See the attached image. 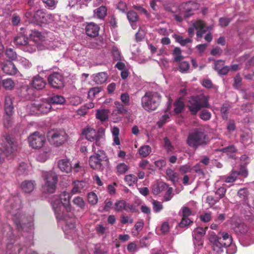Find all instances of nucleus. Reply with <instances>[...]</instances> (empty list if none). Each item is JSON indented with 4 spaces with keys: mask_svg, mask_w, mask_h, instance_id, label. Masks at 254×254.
Instances as JSON below:
<instances>
[{
    "mask_svg": "<svg viewBox=\"0 0 254 254\" xmlns=\"http://www.w3.org/2000/svg\"><path fill=\"white\" fill-rule=\"evenodd\" d=\"M127 18L130 23H135L138 20V15L135 11L130 10L127 13Z\"/></svg>",
    "mask_w": 254,
    "mask_h": 254,
    "instance_id": "8fccbe9b",
    "label": "nucleus"
},
{
    "mask_svg": "<svg viewBox=\"0 0 254 254\" xmlns=\"http://www.w3.org/2000/svg\"><path fill=\"white\" fill-rule=\"evenodd\" d=\"M4 151L0 149V163L4 161L5 157L11 158L17 149V144L15 140L7 135L4 137V145L0 144Z\"/></svg>",
    "mask_w": 254,
    "mask_h": 254,
    "instance_id": "423d86ee",
    "label": "nucleus"
},
{
    "mask_svg": "<svg viewBox=\"0 0 254 254\" xmlns=\"http://www.w3.org/2000/svg\"><path fill=\"white\" fill-rule=\"evenodd\" d=\"M6 57L11 60H14L17 57L16 53L12 49H8L5 51Z\"/></svg>",
    "mask_w": 254,
    "mask_h": 254,
    "instance_id": "0e129e2a",
    "label": "nucleus"
},
{
    "mask_svg": "<svg viewBox=\"0 0 254 254\" xmlns=\"http://www.w3.org/2000/svg\"><path fill=\"white\" fill-rule=\"evenodd\" d=\"M13 106L12 105V100L11 96L7 95L5 97L4 111L5 115L4 116L3 125L5 127H9L12 123V115L13 114Z\"/></svg>",
    "mask_w": 254,
    "mask_h": 254,
    "instance_id": "9b49d317",
    "label": "nucleus"
},
{
    "mask_svg": "<svg viewBox=\"0 0 254 254\" xmlns=\"http://www.w3.org/2000/svg\"><path fill=\"white\" fill-rule=\"evenodd\" d=\"M58 166L60 170L66 173H70L72 170V166L68 159H63L58 162Z\"/></svg>",
    "mask_w": 254,
    "mask_h": 254,
    "instance_id": "393cba45",
    "label": "nucleus"
},
{
    "mask_svg": "<svg viewBox=\"0 0 254 254\" xmlns=\"http://www.w3.org/2000/svg\"><path fill=\"white\" fill-rule=\"evenodd\" d=\"M73 187L71 190L72 194L79 193L86 187V183L83 181H75L73 183Z\"/></svg>",
    "mask_w": 254,
    "mask_h": 254,
    "instance_id": "c85d7f7f",
    "label": "nucleus"
},
{
    "mask_svg": "<svg viewBox=\"0 0 254 254\" xmlns=\"http://www.w3.org/2000/svg\"><path fill=\"white\" fill-rule=\"evenodd\" d=\"M233 228L237 233H239L242 235L246 234L247 236L252 240V242L254 243V231H248V228L244 223L236 224Z\"/></svg>",
    "mask_w": 254,
    "mask_h": 254,
    "instance_id": "f3484780",
    "label": "nucleus"
},
{
    "mask_svg": "<svg viewBox=\"0 0 254 254\" xmlns=\"http://www.w3.org/2000/svg\"><path fill=\"white\" fill-rule=\"evenodd\" d=\"M60 201L63 206L67 211H70L71 209L70 202V195L69 192L66 191L62 192L59 196Z\"/></svg>",
    "mask_w": 254,
    "mask_h": 254,
    "instance_id": "5701e85b",
    "label": "nucleus"
},
{
    "mask_svg": "<svg viewBox=\"0 0 254 254\" xmlns=\"http://www.w3.org/2000/svg\"><path fill=\"white\" fill-rule=\"evenodd\" d=\"M229 110V106L227 105H223L221 108V113L223 119L227 120L228 119V113Z\"/></svg>",
    "mask_w": 254,
    "mask_h": 254,
    "instance_id": "69168bd1",
    "label": "nucleus"
},
{
    "mask_svg": "<svg viewBox=\"0 0 254 254\" xmlns=\"http://www.w3.org/2000/svg\"><path fill=\"white\" fill-rule=\"evenodd\" d=\"M151 152V148L149 145H143L138 149L139 155L142 157H145L149 155Z\"/></svg>",
    "mask_w": 254,
    "mask_h": 254,
    "instance_id": "37998d69",
    "label": "nucleus"
},
{
    "mask_svg": "<svg viewBox=\"0 0 254 254\" xmlns=\"http://www.w3.org/2000/svg\"><path fill=\"white\" fill-rule=\"evenodd\" d=\"M47 98L48 99V101L49 102L51 105L52 104L62 105L63 104L65 101L64 98L60 95H55L53 96L49 97Z\"/></svg>",
    "mask_w": 254,
    "mask_h": 254,
    "instance_id": "c756f323",
    "label": "nucleus"
},
{
    "mask_svg": "<svg viewBox=\"0 0 254 254\" xmlns=\"http://www.w3.org/2000/svg\"><path fill=\"white\" fill-rule=\"evenodd\" d=\"M120 99L122 102L121 103L124 104L125 105L128 106L130 103V97L128 93H122L120 96Z\"/></svg>",
    "mask_w": 254,
    "mask_h": 254,
    "instance_id": "13d9d810",
    "label": "nucleus"
},
{
    "mask_svg": "<svg viewBox=\"0 0 254 254\" xmlns=\"http://www.w3.org/2000/svg\"><path fill=\"white\" fill-rule=\"evenodd\" d=\"M28 38L24 35H18L14 39V43L15 45L22 47L27 43Z\"/></svg>",
    "mask_w": 254,
    "mask_h": 254,
    "instance_id": "a19ab883",
    "label": "nucleus"
},
{
    "mask_svg": "<svg viewBox=\"0 0 254 254\" xmlns=\"http://www.w3.org/2000/svg\"><path fill=\"white\" fill-rule=\"evenodd\" d=\"M52 15L51 14L44 12L42 10H37L33 15L32 22L39 23H46L52 20Z\"/></svg>",
    "mask_w": 254,
    "mask_h": 254,
    "instance_id": "dca6fc26",
    "label": "nucleus"
},
{
    "mask_svg": "<svg viewBox=\"0 0 254 254\" xmlns=\"http://www.w3.org/2000/svg\"><path fill=\"white\" fill-rule=\"evenodd\" d=\"M167 188V184L161 182L155 184L152 186V191L154 194L157 195L160 193L166 190Z\"/></svg>",
    "mask_w": 254,
    "mask_h": 254,
    "instance_id": "cd10ccee",
    "label": "nucleus"
},
{
    "mask_svg": "<svg viewBox=\"0 0 254 254\" xmlns=\"http://www.w3.org/2000/svg\"><path fill=\"white\" fill-rule=\"evenodd\" d=\"M206 229H207V227H206L205 229L202 227H197L192 232L193 238L197 241L200 240L205 234Z\"/></svg>",
    "mask_w": 254,
    "mask_h": 254,
    "instance_id": "f704fd0d",
    "label": "nucleus"
},
{
    "mask_svg": "<svg viewBox=\"0 0 254 254\" xmlns=\"http://www.w3.org/2000/svg\"><path fill=\"white\" fill-rule=\"evenodd\" d=\"M161 95L155 91H148L141 98V105L146 111L152 112L157 109L161 103Z\"/></svg>",
    "mask_w": 254,
    "mask_h": 254,
    "instance_id": "f03ea898",
    "label": "nucleus"
},
{
    "mask_svg": "<svg viewBox=\"0 0 254 254\" xmlns=\"http://www.w3.org/2000/svg\"><path fill=\"white\" fill-rule=\"evenodd\" d=\"M43 177L45 181L44 184L42 186L43 192L44 193H54L58 181L57 175L52 171L46 172L43 174Z\"/></svg>",
    "mask_w": 254,
    "mask_h": 254,
    "instance_id": "1a4fd4ad",
    "label": "nucleus"
},
{
    "mask_svg": "<svg viewBox=\"0 0 254 254\" xmlns=\"http://www.w3.org/2000/svg\"><path fill=\"white\" fill-rule=\"evenodd\" d=\"M166 176L168 179L175 184L179 181L178 174L172 169L168 168L166 170Z\"/></svg>",
    "mask_w": 254,
    "mask_h": 254,
    "instance_id": "473e14b6",
    "label": "nucleus"
},
{
    "mask_svg": "<svg viewBox=\"0 0 254 254\" xmlns=\"http://www.w3.org/2000/svg\"><path fill=\"white\" fill-rule=\"evenodd\" d=\"M108 158L105 153L102 150H98L95 154L91 155L89 160L90 166L96 170H101L103 168L102 162L107 160Z\"/></svg>",
    "mask_w": 254,
    "mask_h": 254,
    "instance_id": "ddd939ff",
    "label": "nucleus"
},
{
    "mask_svg": "<svg viewBox=\"0 0 254 254\" xmlns=\"http://www.w3.org/2000/svg\"><path fill=\"white\" fill-rule=\"evenodd\" d=\"M160 230L162 234H165L168 233L170 230V226L168 222H163L160 226Z\"/></svg>",
    "mask_w": 254,
    "mask_h": 254,
    "instance_id": "338daca9",
    "label": "nucleus"
},
{
    "mask_svg": "<svg viewBox=\"0 0 254 254\" xmlns=\"http://www.w3.org/2000/svg\"><path fill=\"white\" fill-rule=\"evenodd\" d=\"M187 144L193 148H196L199 146L206 144V135L200 130H195L189 133L187 139Z\"/></svg>",
    "mask_w": 254,
    "mask_h": 254,
    "instance_id": "6e6552de",
    "label": "nucleus"
},
{
    "mask_svg": "<svg viewBox=\"0 0 254 254\" xmlns=\"http://www.w3.org/2000/svg\"><path fill=\"white\" fill-rule=\"evenodd\" d=\"M99 29V27L96 24L90 22L87 24L85 32L88 36L94 37L98 35Z\"/></svg>",
    "mask_w": 254,
    "mask_h": 254,
    "instance_id": "b1692460",
    "label": "nucleus"
},
{
    "mask_svg": "<svg viewBox=\"0 0 254 254\" xmlns=\"http://www.w3.org/2000/svg\"><path fill=\"white\" fill-rule=\"evenodd\" d=\"M116 169L117 170V173L121 175V174H124L126 172H127V171L128 169V167L126 164H125L124 163H121L119 164L117 166Z\"/></svg>",
    "mask_w": 254,
    "mask_h": 254,
    "instance_id": "6e6d98bb",
    "label": "nucleus"
},
{
    "mask_svg": "<svg viewBox=\"0 0 254 254\" xmlns=\"http://www.w3.org/2000/svg\"><path fill=\"white\" fill-rule=\"evenodd\" d=\"M173 37L176 41L182 46H185L189 43H191L192 41V39L190 37L184 39L183 36L177 34H175Z\"/></svg>",
    "mask_w": 254,
    "mask_h": 254,
    "instance_id": "e433bc0d",
    "label": "nucleus"
},
{
    "mask_svg": "<svg viewBox=\"0 0 254 254\" xmlns=\"http://www.w3.org/2000/svg\"><path fill=\"white\" fill-rule=\"evenodd\" d=\"M50 142L55 146H59L67 140V135L64 130H54L49 133Z\"/></svg>",
    "mask_w": 254,
    "mask_h": 254,
    "instance_id": "f8f14e48",
    "label": "nucleus"
},
{
    "mask_svg": "<svg viewBox=\"0 0 254 254\" xmlns=\"http://www.w3.org/2000/svg\"><path fill=\"white\" fill-rule=\"evenodd\" d=\"M153 209L155 212H159L163 209V206L161 202L157 200L152 201Z\"/></svg>",
    "mask_w": 254,
    "mask_h": 254,
    "instance_id": "052dcab7",
    "label": "nucleus"
},
{
    "mask_svg": "<svg viewBox=\"0 0 254 254\" xmlns=\"http://www.w3.org/2000/svg\"><path fill=\"white\" fill-rule=\"evenodd\" d=\"M29 35L30 40L37 45L45 40V37L44 34L38 31H32Z\"/></svg>",
    "mask_w": 254,
    "mask_h": 254,
    "instance_id": "a878e982",
    "label": "nucleus"
},
{
    "mask_svg": "<svg viewBox=\"0 0 254 254\" xmlns=\"http://www.w3.org/2000/svg\"><path fill=\"white\" fill-rule=\"evenodd\" d=\"M164 148L166 150L167 153H169L172 152L174 150V147L172 144L170 140L169 139L168 137H164Z\"/></svg>",
    "mask_w": 254,
    "mask_h": 254,
    "instance_id": "5fc2aeb1",
    "label": "nucleus"
},
{
    "mask_svg": "<svg viewBox=\"0 0 254 254\" xmlns=\"http://www.w3.org/2000/svg\"><path fill=\"white\" fill-rule=\"evenodd\" d=\"M33 43L34 42L31 40H30L28 41V40L27 41V43L22 47L23 50L29 53H33L35 52L38 47V45L35 43Z\"/></svg>",
    "mask_w": 254,
    "mask_h": 254,
    "instance_id": "c9c22d12",
    "label": "nucleus"
},
{
    "mask_svg": "<svg viewBox=\"0 0 254 254\" xmlns=\"http://www.w3.org/2000/svg\"><path fill=\"white\" fill-rule=\"evenodd\" d=\"M21 188L26 193H30L35 188L34 182L32 181H25L21 184Z\"/></svg>",
    "mask_w": 254,
    "mask_h": 254,
    "instance_id": "7c9ffc66",
    "label": "nucleus"
},
{
    "mask_svg": "<svg viewBox=\"0 0 254 254\" xmlns=\"http://www.w3.org/2000/svg\"><path fill=\"white\" fill-rule=\"evenodd\" d=\"M115 107L116 109L117 114L122 115H127L128 114V111L126 108L127 105L121 103L119 101H116L114 102Z\"/></svg>",
    "mask_w": 254,
    "mask_h": 254,
    "instance_id": "2f4dec72",
    "label": "nucleus"
},
{
    "mask_svg": "<svg viewBox=\"0 0 254 254\" xmlns=\"http://www.w3.org/2000/svg\"><path fill=\"white\" fill-rule=\"evenodd\" d=\"M51 108L47 98L30 101L26 107L27 113L31 115L47 114Z\"/></svg>",
    "mask_w": 254,
    "mask_h": 254,
    "instance_id": "7ed1b4c3",
    "label": "nucleus"
},
{
    "mask_svg": "<svg viewBox=\"0 0 254 254\" xmlns=\"http://www.w3.org/2000/svg\"><path fill=\"white\" fill-rule=\"evenodd\" d=\"M209 97L204 95L192 96L189 100L188 107L191 114L195 115L201 108H209Z\"/></svg>",
    "mask_w": 254,
    "mask_h": 254,
    "instance_id": "20e7f679",
    "label": "nucleus"
},
{
    "mask_svg": "<svg viewBox=\"0 0 254 254\" xmlns=\"http://www.w3.org/2000/svg\"><path fill=\"white\" fill-rule=\"evenodd\" d=\"M93 81L96 84H102L106 82L108 78V74L105 72H101L92 75Z\"/></svg>",
    "mask_w": 254,
    "mask_h": 254,
    "instance_id": "bb28decb",
    "label": "nucleus"
},
{
    "mask_svg": "<svg viewBox=\"0 0 254 254\" xmlns=\"http://www.w3.org/2000/svg\"><path fill=\"white\" fill-rule=\"evenodd\" d=\"M219 235L224 242V245H225L226 247L230 246L232 242V238L228 233L225 232H220Z\"/></svg>",
    "mask_w": 254,
    "mask_h": 254,
    "instance_id": "ea45409f",
    "label": "nucleus"
},
{
    "mask_svg": "<svg viewBox=\"0 0 254 254\" xmlns=\"http://www.w3.org/2000/svg\"><path fill=\"white\" fill-rule=\"evenodd\" d=\"M125 180L127 184L130 186L134 184L137 181V178L135 175L130 174L125 176Z\"/></svg>",
    "mask_w": 254,
    "mask_h": 254,
    "instance_id": "09e8293b",
    "label": "nucleus"
},
{
    "mask_svg": "<svg viewBox=\"0 0 254 254\" xmlns=\"http://www.w3.org/2000/svg\"><path fill=\"white\" fill-rule=\"evenodd\" d=\"M53 208L55 211L56 217L64 224L63 229L65 235L71 237L75 235V222L73 218L67 216H64L61 211L62 204L58 200L52 202Z\"/></svg>",
    "mask_w": 254,
    "mask_h": 254,
    "instance_id": "f257e3e1",
    "label": "nucleus"
},
{
    "mask_svg": "<svg viewBox=\"0 0 254 254\" xmlns=\"http://www.w3.org/2000/svg\"><path fill=\"white\" fill-rule=\"evenodd\" d=\"M194 29L197 31L196 32L197 40L202 37L203 34L207 30H210L212 29V26H206L205 23L201 20H198L192 23V26L188 29V32L190 38H191L194 34Z\"/></svg>",
    "mask_w": 254,
    "mask_h": 254,
    "instance_id": "9d476101",
    "label": "nucleus"
},
{
    "mask_svg": "<svg viewBox=\"0 0 254 254\" xmlns=\"http://www.w3.org/2000/svg\"><path fill=\"white\" fill-rule=\"evenodd\" d=\"M45 141V136L37 131L32 133L28 137V142L30 146L35 149L42 147Z\"/></svg>",
    "mask_w": 254,
    "mask_h": 254,
    "instance_id": "4468645a",
    "label": "nucleus"
},
{
    "mask_svg": "<svg viewBox=\"0 0 254 254\" xmlns=\"http://www.w3.org/2000/svg\"><path fill=\"white\" fill-rule=\"evenodd\" d=\"M49 84L53 88L60 89L64 86V78L63 75L59 72H54L48 78Z\"/></svg>",
    "mask_w": 254,
    "mask_h": 254,
    "instance_id": "2eb2a0df",
    "label": "nucleus"
},
{
    "mask_svg": "<svg viewBox=\"0 0 254 254\" xmlns=\"http://www.w3.org/2000/svg\"><path fill=\"white\" fill-rule=\"evenodd\" d=\"M11 205L9 206L8 204L6 205L7 210L11 213L13 215V219L15 223L17 228L24 229L23 220L22 219L23 215H21L18 212L15 213V211L19 210L21 207V201L20 199L16 197L13 199L11 200Z\"/></svg>",
    "mask_w": 254,
    "mask_h": 254,
    "instance_id": "0eeeda50",
    "label": "nucleus"
},
{
    "mask_svg": "<svg viewBox=\"0 0 254 254\" xmlns=\"http://www.w3.org/2000/svg\"><path fill=\"white\" fill-rule=\"evenodd\" d=\"M114 208L117 212H121L124 210L133 211L134 210L133 205L127 203L125 200L123 199L116 201L114 203Z\"/></svg>",
    "mask_w": 254,
    "mask_h": 254,
    "instance_id": "6ab92c4d",
    "label": "nucleus"
},
{
    "mask_svg": "<svg viewBox=\"0 0 254 254\" xmlns=\"http://www.w3.org/2000/svg\"><path fill=\"white\" fill-rule=\"evenodd\" d=\"M200 219L202 222H208L212 219V216L211 213H205L200 215Z\"/></svg>",
    "mask_w": 254,
    "mask_h": 254,
    "instance_id": "774afa93",
    "label": "nucleus"
},
{
    "mask_svg": "<svg viewBox=\"0 0 254 254\" xmlns=\"http://www.w3.org/2000/svg\"><path fill=\"white\" fill-rule=\"evenodd\" d=\"M166 190V192L163 197L166 201H168L170 200L173 196V189L172 188L168 187V188Z\"/></svg>",
    "mask_w": 254,
    "mask_h": 254,
    "instance_id": "680f3d73",
    "label": "nucleus"
},
{
    "mask_svg": "<svg viewBox=\"0 0 254 254\" xmlns=\"http://www.w3.org/2000/svg\"><path fill=\"white\" fill-rule=\"evenodd\" d=\"M102 90V88L100 87H96L91 88L88 93V97L89 98H94L95 95L98 94Z\"/></svg>",
    "mask_w": 254,
    "mask_h": 254,
    "instance_id": "4d7b16f0",
    "label": "nucleus"
},
{
    "mask_svg": "<svg viewBox=\"0 0 254 254\" xmlns=\"http://www.w3.org/2000/svg\"><path fill=\"white\" fill-rule=\"evenodd\" d=\"M1 68L4 73L9 75H14L17 72L15 66L10 61L1 63Z\"/></svg>",
    "mask_w": 254,
    "mask_h": 254,
    "instance_id": "4be33fe9",
    "label": "nucleus"
},
{
    "mask_svg": "<svg viewBox=\"0 0 254 254\" xmlns=\"http://www.w3.org/2000/svg\"><path fill=\"white\" fill-rule=\"evenodd\" d=\"M101 128L97 132L95 129L90 127L84 128L82 131V135L88 141L92 142L94 140L95 137L100 132Z\"/></svg>",
    "mask_w": 254,
    "mask_h": 254,
    "instance_id": "412c9836",
    "label": "nucleus"
},
{
    "mask_svg": "<svg viewBox=\"0 0 254 254\" xmlns=\"http://www.w3.org/2000/svg\"><path fill=\"white\" fill-rule=\"evenodd\" d=\"M107 14V8L105 6H101L96 8L94 11V15L96 17L101 19L104 18Z\"/></svg>",
    "mask_w": 254,
    "mask_h": 254,
    "instance_id": "79ce46f5",
    "label": "nucleus"
},
{
    "mask_svg": "<svg viewBox=\"0 0 254 254\" xmlns=\"http://www.w3.org/2000/svg\"><path fill=\"white\" fill-rule=\"evenodd\" d=\"M30 85L32 88L39 90L45 88L46 85V82L43 77L39 75H36L33 77Z\"/></svg>",
    "mask_w": 254,
    "mask_h": 254,
    "instance_id": "aec40b11",
    "label": "nucleus"
},
{
    "mask_svg": "<svg viewBox=\"0 0 254 254\" xmlns=\"http://www.w3.org/2000/svg\"><path fill=\"white\" fill-rule=\"evenodd\" d=\"M239 176V173L236 171H233L231 174L225 177V182L227 183H233L236 181Z\"/></svg>",
    "mask_w": 254,
    "mask_h": 254,
    "instance_id": "a18cd8bd",
    "label": "nucleus"
},
{
    "mask_svg": "<svg viewBox=\"0 0 254 254\" xmlns=\"http://www.w3.org/2000/svg\"><path fill=\"white\" fill-rule=\"evenodd\" d=\"M72 201L74 204L81 209H83L85 207V201L81 197L76 196L74 197Z\"/></svg>",
    "mask_w": 254,
    "mask_h": 254,
    "instance_id": "49530a36",
    "label": "nucleus"
},
{
    "mask_svg": "<svg viewBox=\"0 0 254 254\" xmlns=\"http://www.w3.org/2000/svg\"><path fill=\"white\" fill-rule=\"evenodd\" d=\"M50 152V150L49 149H47L46 151H44L39 153L36 157V159L40 162H45L47 160L48 156L49 153Z\"/></svg>",
    "mask_w": 254,
    "mask_h": 254,
    "instance_id": "603ef678",
    "label": "nucleus"
},
{
    "mask_svg": "<svg viewBox=\"0 0 254 254\" xmlns=\"http://www.w3.org/2000/svg\"><path fill=\"white\" fill-rule=\"evenodd\" d=\"M174 106L175 112L177 114L181 113L183 110L185 106L184 102L183 101L182 99L181 98H180L179 99L177 100L174 103Z\"/></svg>",
    "mask_w": 254,
    "mask_h": 254,
    "instance_id": "c03bdc74",
    "label": "nucleus"
},
{
    "mask_svg": "<svg viewBox=\"0 0 254 254\" xmlns=\"http://www.w3.org/2000/svg\"><path fill=\"white\" fill-rule=\"evenodd\" d=\"M173 54L174 56V61L176 62H179L183 58L182 55V51L179 47H176L174 49Z\"/></svg>",
    "mask_w": 254,
    "mask_h": 254,
    "instance_id": "de8ad7c7",
    "label": "nucleus"
},
{
    "mask_svg": "<svg viewBox=\"0 0 254 254\" xmlns=\"http://www.w3.org/2000/svg\"><path fill=\"white\" fill-rule=\"evenodd\" d=\"M206 200L208 205L211 207L218 202L219 199L217 197H215L212 195H209L206 197Z\"/></svg>",
    "mask_w": 254,
    "mask_h": 254,
    "instance_id": "e2e57ef3",
    "label": "nucleus"
},
{
    "mask_svg": "<svg viewBox=\"0 0 254 254\" xmlns=\"http://www.w3.org/2000/svg\"><path fill=\"white\" fill-rule=\"evenodd\" d=\"M111 133L112 134L113 138V144L114 145H120V140L119 137V133H120V129L119 127H111Z\"/></svg>",
    "mask_w": 254,
    "mask_h": 254,
    "instance_id": "72a5a7b5",
    "label": "nucleus"
},
{
    "mask_svg": "<svg viewBox=\"0 0 254 254\" xmlns=\"http://www.w3.org/2000/svg\"><path fill=\"white\" fill-rule=\"evenodd\" d=\"M197 3L188 1L181 4L178 9V13L174 14V17L178 22H181L184 17H188L194 14V11L198 8Z\"/></svg>",
    "mask_w": 254,
    "mask_h": 254,
    "instance_id": "39448f33",
    "label": "nucleus"
},
{
    "mask_svg": "<svg viewBox=\"0 0 254 254\" xmlns=\"http://www.w3.org/2000/svg\"><path fill=\"white\" fill-rule=\"evenodd\" d=\"M209 241L213 244V250L217 252L220 251L223 247H226V245H224V242L221 238L215 234L210 236Z\"/></svg>",
    "mask_w": 254,
    "mask_h": 254,
    "instance_id": "a211bd4d",
    "label": "nucleus"
},
{
    "mask_svg": "<svg viewBox=\"0 0 254 254\" xmlns=\"http://www.w3.org/2000/svg\"><path fill=\"white\" fill-rule=\"evenodd\" d=\"M104 135V131L102 128H101L100 132L97 134V135L95 137L94 140L95 141V143L93 144L92 145V149L93 151L95 152H96L95 148V144L98 146H100L102 143V141L104 139L103 136Z\"/></svg>",
    "mask_w": 254,
    "mask_h": 254,
    "instance_id": "4c0bfd02",
    "label": "nucleus"
},
{
    "mask_svg": "<svg viewBox=\"0 0 254 254\" xmlns=\"http://www.w3.org/2000/svg\"><path fill=\"white\" fill-rule=\"evenodd\" d=\"M2 85L5 89L11 90L14 86V83L11 79L7 78L2 80Z\"/></svg>",
    "mask_w": 254,
    "mask_h": 254,
    "instance_id": "3c124183",
    "label": "nucleus"
},
{
    "mask_svg": "<svg viewBox=\"0 0 254 254\" xmlns=\"http://www.w3.org/2000/svg\"><path fill=\"white\" fill-rule=\"evenodd\" d=\"M87 200L91 205H95L98 202L97 195L93 192H89L87 195Z\"/></svg>",
    "mask_w": 254,
    "mask_h": 254,
    "instance_id": "864d4df0",
    "label": "nucleus"
},
{
    "mask_svg": "<svg viewBox=\"0 0 254 254\" xmlns=\"http://www.w3.org/2000/svg\"><path fill=\"white\" fill-rule=\"evenodd\" d=\"M190 64L187 62L184 61L181 63L179 66V70L182 72H186L189 69Z\"/></svg>",
    "mask_w": 254,
    "mask_h": 254,
    "instance_id": "bf43d9fd",
    "label": "nucleus"
},
{
    "mask_svg": "<svg viewBox=\"0 0 254 254\" xmlns=\"http://www.w3.org/2000/svg\"><path fill=\"white\" fill-rule=\"evenodd\" d=\"M109 111L106 109L98 110L96 114V117L101 121L107 120L109 117Z\"/></svg>",
    "mask_w": 254,
    "mask_h": 254,
    "instance_id": "58836bf2",
    "label": "nucleus"
}]
</instances>
